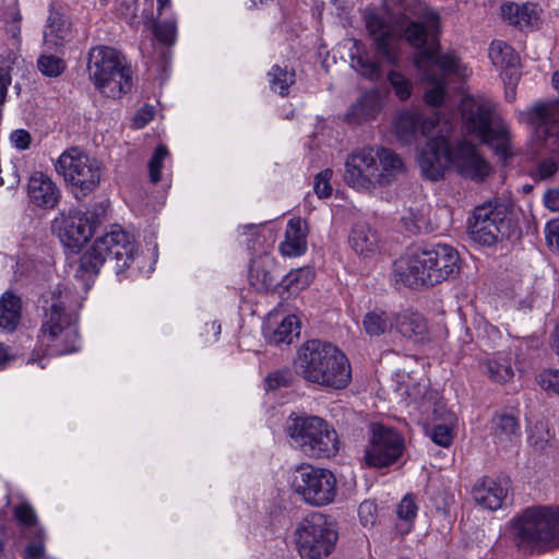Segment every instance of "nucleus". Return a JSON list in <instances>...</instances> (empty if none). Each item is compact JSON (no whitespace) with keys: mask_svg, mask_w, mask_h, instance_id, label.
<instances>
[{"mask_svg":"<svg viewBox=\"0 0 559 559\" xmlns=\"http://www.w3.org/2000/svg\"><path fill=\"white\" fill-rule=\"evenodd\" d=\"M307 248L306 226L299 218L288 221L285 238L280 245L284 257L294 258L305 253Z\"/></svg>","mask_w":559,"mask_h":559,"instance_id":"nucleus-27","label":"nucleus"},{"mask_svg":"<svg viewBox=\"0 0 559 559\" xmlns=\"http://www.w3.org/2000/svg\"><path fill=\"white\" fill-rule=\"evenodd\" d=\"M152 33L160 44L174 45L177 39V17L174 13L160 17L157 15L152 25Z\"/></svg>","mask_w":559,"mask_h":559,"instance_id":"nucleus-39","label":"nucleus"},{"mask_svg":"<svg viewBox=\"0 0 559 559\" xmlns=\"http://www.w3.org/2000/svg\"><path fill=\"white\" fill-rule=\"evenodd\" d=\"M71 38V24L60 13L51 12L44 32L45 45L49 48L63 46Z\"/></svg>","mask_w":559,"mask_h":559,"instance_id":"nucleus-29","label":"nucleus"},{"mask_svg":"<svg viewBox=\"0 0 559 559\" xmlns=\"http://www.w3.org/2000/svg\"><path fill=\"white\" fill-rule=\"evenodd\" d=\"M56 170L83 194L93 191L102 178L100 162L78 148L63 152L57 160Z\"/></svg>","mask_w":559,"mask_h":559,"instance_id":"nucleus-11","label":"nucleus"},{"mask_svg":"<svg viewBox=\"0 0 559 559\" xmlns=\"http://www.w3.org/2000/svg\"><path fill=\"white\" fill-rule=\"evenodd\" d=\"M154 114H155V109L153 106L144 105L143 107H141L136 111V114L133 118L134 128H136V129L144 128L150 121L153 120Z\"/></svg>","mask_w":559,"mask_h":559,"instance_id":"nucleus-54","label":"nucleus"},{"mask_svg":"<svg viewBox=\"0 0 559 559\" xmlns=\"http://www.w3.org/2000/svg\"><path fill=\"white\" fill-rule=\"evenodd\" d=\"M460 271L457 250L450 245L438 243L397 259L393 264V278L412 288L435 286L455 278Z\"/></svg>","mask_w":559,"mask_h":559,"instance_id":"nucleus-3","label":"nucleus"},{"mask_svg":"<svg viewBox=\"0 0 559 559\" xmlns=\"http://www.w3.org/2000/svg\"><path fill=\"white\" fill-rule=\"evenodd\" d=\"M308 272H309V270H302V269L292 271L287 275V278H288L289 283L292 284L293 282H298L300 280V277Z\"/></svg>","mask_w":559,"mask_h":559,"instance_id":"nucleus-63","label":"nucleus"},{"mask_svg":"<svg viewBox=\"0 0 559 559\" xmlns=\"http://www.w3.org/2000/svg\"><path fill=\"white\" fill-rule=\"evenodd\" d=\"M340 449V439L335 428L317 416V455L334 456Z\"/></svg>","mask_w":559,"mask_h":559,"instance_id":"nucleus-31","label":"nucleus"},{"mask_svg":"<svg viewBox=\"0 0 559 559\" xmlns=\"http://www.w3.org/2000/svg\"><path fill=\"white\" fill-rule=\"evenodd\" d=\"M87 69L96 88L107 97L118 98L132 86L131 69L112 48H93L90 51Z\"/></svg>","mask_w":559,"mask_h":559,"instance_id":"nucleus-7","label":"nucleus"},{"mask_svg":"<svg viewBox=\"0 0 559 559\" xmlns=\"http://www.w3.org/2000/svg\"><path fill=\"white\" fill-rule=\"evenodd\" d=\"M333 176V171L331 169H325L320 174H317V197L318 198H328L332 194L333 188L331 186V178Z\"/></svg>","mask_w":559,"mask_h":559,"instance_id":"nucleus-49","label":"nucleus"},{"mask_svg":"<svg viewBox=\"0 0 559 559\" xmlns=\"http://www.w3.org/2000/svg\"><path fill=\"white\" fill-rule=\"evenodd\" d=\"M83 297L73 288L59 285L46 300L45 321L40 329L39 341L48 355H66L78 350V312Z\"/></svg>","mask_w":559,"mask_h":559,"instance_id":"nucleus-2","label":"nucleus"},{"mask_svg":"<svg viewBox=\"0 0 559 559\" xmlns=\"http://www.w3.org/2000/svg\"><path fill=\"white\" fill-rule=\"evenodd\" d=\"M358 516L362 526H373L377 521V504L371 500H365L359 504Z\"/></svg>","mask_w":559,"mask_h":559,"instance_id":"nucleus-47","label":"nucleus"},{"mask_svg":"<svg viewBox=\"0 0 559 559\" xmlns=\"http://www.w3.org/2000/svg\"><path fill=\"white\" fill-rule=\"evenodd\" d=\"M365 21L372 37V55L365 51L352 56V67L371 81L381 79L385 67L400 66L397 36H402L418 49L414 56L415 67L423 80L432 85L425 93L426 103L439 107L445 95L447 76L462 74L460 60L454 53H438L439 13L415 0L404 5L403 12H399L390 23L376 12L367 13Z\"/></svg>","mask_w":559,"mask_h":559,"instance_id":"nucleus-1","label":"nucleus"},{"mask_svg":"<svg viewBox=\"0 0 559 559\" xmlns=\"http://www.w3.org/2000/svg\"><path fill=\"white\" fill-rule=\"evenodd\" d=\"M417 514V506L411 496H405L397 506V516L405 521H412Z\"/></svg>","mask_w":559,"mask_h":559,"instance_id":"nucleus-52","label":"nucleus"},{"mask_svg":"<svg viewBox=\"0 0 559 559\" xmlns=\"http://www.w3.org/2000/svg\"><path fill=\"white\" fill-rule=\"evenodd\" d=\"M248 280L257 292L270 293L274 290L278 281L275 259L269 251L254 254L249 264Z\"/></svg>","mask_w":559,"mask_h":559,"instance_id":"nucleus-18","label":"nucleus"},{"mask_svg":"<svg viewBox=\"0 0 559 559\" xmlns=\"http://www.w3.org/2000/svg\"><path fill=\"white\" fill-rule=\"evenodd\" d=\"M13 358L14 356L10 353L9 347L0 343V369L5 368Z\"/></svg>","mask_w":559,"mask_h":559,"instance_id":"nucleus-61","label":"nucleus"},{"mask_svg":"<svg viewBox=\"0 0 559 559\" xmlns=\"http://www.w3.org/2000/svg\"><path fill=\"white\" fill-rule=\"evenodd\" d=\"M263 224H248L240 227V233L243 236H250L251 238H248V241H255L260 236L262 230L264 229Z\"/></svg>","mask_w":559,"mask_h":559,"instance_id":"nucleus-59","label":"nucleus"},{"mask_svg":"<svg viewBox=\"0 0 559 559\" xmlns=\"http://www.w3.org/2000/svg\"><path fill=\"white\" fill-rule=\"evenodd\" d=\"M338 540V525L335 519L317 513V559L328 557Z\"/></svg>","mask_w":559,"mask_h":559,"instance_id":"nucleus-25","label":"nucleus"},{"mask_svg":"<svg viewBox=\"0 0 559 559\" xmlns=\"http://www.w3.org/2000/svg\"><path fill=\"white\" fill-rule=\"evenodd\" d=\"M554 87L559 91V71L552 75ZM527 122L534 128L538 139L557 156L542 159L536 167L539 179L552 177L559 169V102L555 104H536L526 111Z\"/></svg>","mask_w":559,"mask_h":559,"instance_id":"nucleus-8","label":"nucleus"},{"mask_svg":"<svg viewBox=\"0 0 559 559\" xmlns=\"http://www.w3.org/2000/svg\"><path fill=\"white\" fill-rule=\"evenodd\" d=\"M489 58L492 64L501 69V78L504 84L514 94V87L520 80V58L514 49L502 40H493L489 47ZM513 98V95H511Z\"/></svg>","mask_w":559,"mask_h":559,"instance_id":"nucleus-19","label":"nucleus"},{"mask_svg":"<svg viewBox=\"0 0 559 559\" xmlns=\"http://www.w3.org/2000/svg\"><path fill=\"white\" fill-rule=\"evenodd\" d=\"M539 383L543 389L550 390L559 395V369L540 374Z\"/></svg>","mask_w":559,"mask_h":559,"instance_id":"nucleus-55","label":"nucleus"},{"mask_svg":"<svg viewBox=\"0 0 559 559\" xmlns=\"http://www.w3.org/2000/svg\"><path fill=\"white\" fill-rule=\"evenodd\" d=\"M404 163L390 148L364 147L348 155L345 180L358 191H371L390 185L404 173Z\"/></svg>","mask_w":559,"mask_h":559,"instance_id":"nucleus-4","label":"nucleus"},{"mask_svg":"<svg viewBox=\"0 0 559 559\" xmlns=\"http://www.w3.org/2000/svg\"><path fill=\"white\" fill-rule=\"evenodd\" d=\"M394 318L382 309L368 311L362 319V328L366 334L371 337L380 336L390 331L393 326Z\"/></svg>","mask_w":559,"mask_h":559,"instance_id":"nucleus-38","label":"nucleus"},{"mask_svg":"<svg viewBox=\"0 0 559 559\" xmlns=\"http://www.w3.org/2000/svg\"><path fill=\"white\" fill-rule=\"evenodd\" d=\"M296 548L302 559H314V518L308 515L296 528Z\"/></svg>","mask_w":559,"mask_h":559,"instance_id":"nucleus-33","label":"nucleus"},{"mask_svg":"<svg viewBox=\"0 0 559 559\" xmlns=\"http://www.w3.org/2000/svg\"><path fill=\"white\" fill-rule=\"evenodd\" d=\"M300 333V320L295 314L281 316L277 309L269 312L263 323V335L273 345L290 344Z\"/></svg>","mask_w":559,"mask_h":559,"instance_id":"nucleus-17","label":"nucleus"},{"mask_svg":"<svg viewBox=\"0 0 559 559\" xmlns=\"http://www.w3.org/2000/svg\"><path fill=\"white\" fill-rule=\"evenodd\" d=\"M292 447L299 448L305 453L314 449V417L304 414H292L285 428Z\"/></svg>","mask_w":559,"mask_h":559,"instance_id":"nucleus-20","label":"nucleus"},{"mask_svg":"<svg viewBox=\"0 0 559 559\" xmlns=\"http://www.w3.org/2000/svg\"><path fill=\"white\" fill-rule=\"evenodd\" d=\"M545 237L551 250L559 253V219L548 222L545 228Z\"/></svg>","mask_w":559,"mask_h":559,"instance_id":"nucleus-53","label":"nucleus"},{"mask_svg":"<svg viewBox=\"0 0 559 559\" xmlns=\"http://www.w3.org/2000/svg\"><path fill=\"white\" fill-rule=\"evenodd\" d=\"M406 228L412 233H426L428 231V221L425 214L421 212L413 213L411 211L409 216L403 218Z\"/></svg>","mask_w":559,"mask_h":559,"instance_id":"nucleus-48","label":"nucleus"},{"mask_svg":"<svg viewBox=\"0 0 559 559\" xmlns=\"http://www.w3.org/2000/svg\"><path fill=\"white\" fill-rule=\"evenodd\" d=\"M37 64L39 71L47 76H58L63 72L66 68L64 62L61 58L51 55L41 56L38 59Z\"/></svg>","mask_w":559,"mask_h":559,"instance_id":"nucleus-45","label":"nucleus"},{"mask_svg":"<svg viewBox=\"0 0 559 559\" xmlns=\"http://www.w3.org/2000/svg\"><path fill=\"white\" fill-rule=\"evenodd\" d=\"M451 130V124L448 120H444L441 115L433 111L427 117L420 116L419 133L432 141L438 136L442 135L447 139L448 133Z\"/></svg>","mask_w":559,"mask_h":559,"instance_id":"nucleus-40","label":"nucleus"},{"mask_svg":"<svg viewBox=\"0 0 559 559\" xmlns=\"http://www.w3.org/2000/svg\"><path fill=\"white\" fill-rule=\"evenodd\" d=\"M290 373L286 370H278L270 373L265 379L267 390H276L282 386H287L290 383Z\"/></svg>","mask_w":559,"mask_h":559,"instance_id":"nucleus-51","label":"nucleus"},{"mask_svg":"<svg viewBox=\"0 0 559 559\" xmlns=\"http://www.w3.org/2000/svg\"><path fill=\"white\" fill-rule=\"evenodd\" d=\"M379 235L366 222H357L353 225L348 243L356 254L370 258L379 251Z\"/></svg>","mask_w":559,"mask_h":559,"instance_id":"nucleus-24","label":"nucleus"},{"mask_svg":"<svg viewBox=\"0 0 559 559\" xmlns=\"http://www.w3.org/2000/svg\"><path fill=\"white\" fill-rule=\"evenodd\" d=\"M503 20L515 26L531 25L537 19L534 5L531 3H515L512 1L501 5Z\"/></svg>","mask_w":559,"mask_h":559,"instance_id":"nucleus-34","label":"nucleus"},{"mask_svg":"<svg viewBox=\"0 0 559 559\" xmlns=\"http://www.w3.org/2000/svg\"><path fill=\"white\" fill-rule=\"evenodd\" d=\"M512 533L521 547L559 546V508L531 507L513 520Z\"/></svg>","mask_w":559,"mask_h":559,"instance_id":"nucleus-6","label":"nucleus"},{"mask_svg":"<svg viewBox=\"0 0 559 559\" xmlns=\"http://www.w3.org/2000/svg\"><path fill=\"white\" fill-rule=\"evenodd\" d=\"M394 325L396 331L416 343H424L429 338L428 323L418 312L403 310L394 316Z\"/></svg>","mask_w":559,"mask_h":559,"instance_id":"nucleus-23","label":"nucleus"},{"mask_svg":"<svg viewBox=\"0 0 559 559\" xmlns=\"http://www.w3.org/2000/svg\"><path fill=\"white\" fill-rule=\"evenodd\" d=\"M431 440L441 447H449L453 441V433L450 427L445 425H437L431 432Z\"/></svg>","mask_w":559,"mask_h":559,"instance_id":"nucleus-50","label":"nucleus"},{"mask_svg":"<svg viewBox=\"0 0 559 559\" xmlns=\"http://www.w3.org/2000/svg\"><path fill=\"white\" fill-rule=\"evenodd\" d=\"M468 231L475 242L487 247L510 238L515 231L511 205L500 199H493L476 206L468 224Z\"/></svg>","mask_w":559,"mask_h":559,"instance_id":"nucleus-9","label":"nucleus"},{"mask_svg":"<svg viewBox=\"0 0 559 559\" xmlns=\"http://www.w3.org/2000/svg\"><path fill=\"white\" fill-rule=\"evenodd\" d=\"M21 299L11 294L4 293L0 298V328L13 331L21 318Z\"/></svg>","mask_w":559,"mask_h":559,"instance_id":"nucleus-36","label":"nucleus"},{"mask_svg":"<svg viewBox=\"0 0 559 559\" xmlns=\"http://www.w3.org/2000/svg\"><path fill=\"white\" fill-rule=\"evenodd\" d=\"M418 165L425 178L438 181L443 178L449 165H452V146L440 135L427 141L418 156Z\"/></svg>","mask_w":559,"mask_h":559,"instance_id":"nucleus-16","label":"nucleus"},{"mask_svg":"<svg viewBox=\"0 0 559 559\" xmlns=\"http://www.w3.org/2000/svg\"><path fill=\"white\" fill-rule=\"evenodd\" d=\"M13 516L17 524L24 528L37 527L38 519L35 509L28 502H21L13 507Z\"/></svg>","mask_w":559,"mask_h":559,"instance_id":"nucleus-43","label":"nucleus"},{"mask_svg":"<svg viewBox=\"0 0 559 559\" xmlns=\"http://www.w3.org/2000/svg\"><path fill=\"white\" fill-rule=\"evenodd\" d=\"M483 369L489 379L497 383L509 382L514 376L511 360L503 354H497L493 357L485 359Z\"/></svg>","mask_w":559,"mask_h":559,"instance_id":"nucleus-35","label":"nucleus"},{"mask_svg":"<svg viewBox=\"0 0 559 559\" xmlns=\"http://www.w3.org/2000/svg\"><path fill=\"white\" fill-rule=\"evenodd\" d=\"M545 206L551 211H559V190H548L544 195Z\"/></svg>","mask_w":559,"mask_h":559,"instance_id":"nucleus-60","label":"nucleus"},{"mask_svg":"<svg viewBox=\"0 0 559 559\" xmlns=\"http://www.w3.org/2000/svg\"><path fill=\"white\" fill-rule=\"evenodd\" d=\"M370 438L365 450V463L374 468L389 467L396 463L405 450L402 435L380 424L370 426Z\"/></svg>","mask_w":559,"mask_h":559,"instance_id":"nucleus-12","label":"nucleus"},{"mask_svg":"<svg viewBox=\"0 0 559 559\" xmlns=\"http://www.w3.org/2000/svg\"><path fill=\"white\" fill-rule=\"evenodd\" d=\"M552 348L559 355V324L557 325L554 334H552Z\"/></svg>","mask_w":559,"mask_h":559,"instance_id":"nucleus-64","label":"nucleus"},{"mask_svg":"<svg viewBox=\"0 0 559 559\" xmlns=\"http://www.w3.org/2000/svg\"><path fill=\"white\" fill-rule=\"evenodd\" d=\"M490 430L495 442L502 447L515 442L521 436L518 418L506 413L492 417Z\"/></svg>","mask_w":559,"mask_h":559,"instance_id":"nucleus-28","label":"nucleus"},{"mask_svg":"<svg viewBox=\"0 0 559 559\" xmlns=\"http://www.w3.org/2000/svg\"><path fill=\"white\" fill-rule=\"evenodd\" d=\"M170 9V0H157V15H159V17L162 15H169L170 13H173Z\"/></svg>","mask_w":559,"mask_h":559,"instance_id":"nucleus-62","label":"nucleus"},{"mask_svg":"<svg viewBox=\"0 0 559 559\" xmlns=\"http://www.w3.org/2000/svg\"><path fill=\"white\" fill-rule=\"evenodd\" d=\"M292 487L307 503L314 504V467L299 465L294 472Z\"/></svg>","mask_w":559,"mask_h":559,"instance_id":"nucleus-32","label":"nucleus"},{"mask_svg":"<svg viewBox=\"0 0 559 559\" xmlns=\"http://www.w3.org/2000/svg\"><path fill=\"white\" fill-rule=\"evenodd\" d=\"M31 201L37 206L52 209L58 203L59 190L52 180L41 171L31 175L27 186Z\"/></svg>","mask_w":559,"mask_h":559,"instance_id":"nucleus-22","label":"nucleus"},{"mask_svg":"<svg viewBox=\"0 0 559 559\" xmlns=\"http://www.w3.org/2000/svg\"><path fill=\"white\" fill-rule=\"evenodd\" d=\"M472 493L478 506L495 511L502 507L508 496V488L500 480L483 477L474 485Z\"/></svg>","mask_w":559,"mask_h":559,"instance_id":"nucleus-21","label":"nucleus"},{"mask_svg":"<svg viewBox=\"0 0 559 559\" xmlns=\"http://www.w3.org/2000/svg\"><path fill=\"white\" fill-rule=\"evenodd\" d=\"M11 74L8 67L0 66V104L5 100L8 87L11 84Z\"/></svg>","mask_w":559,"mask_h":559,"instance_id":"nucleus-58","label":"nucleus"},{"mask_svg":"<svg viewBox=\"0 0 559 559\" xmlns=\"http://www.w3.org/2000/svg\"><path fill=\"white\" fill-rule=\"evenodd\" d=\"M382 107L381 94L377 90H371L350 107L347 114V120L350 123H361L376 118Z\"/></svg>","mask_w":559,"mask_h":559,"instance_id":"nucleus-26","label":"nucleus"},{"mask_svg":"<svg viewBox=\"0 0 559 559\" xmlns=\"http://www.w3.org/2000/svg\"><path fill=\"white\" fill-rule=\"evenodd\" d=\"M267 76L271 90L282 96L287 95L288 88L295 83V73L280 66H273Z\"/></svg>","mask_w":559,"mask_h":559,"instance_id":"nucleus-41","label":"nucleus"},{"mask_svg":"<svg viewBox=\"0 0 559 559\" xmlns=\"http://www.w3.org/2000/svg\"><path fill=\"white\" fill-rule=\"evenodd\" d=\"M452 166L461 177L476 182L485 181L492 171L491 165L467 141H460L452 146Z\"/></svg>","mask_w":559,"mask_h":559,"instance_id":"nucleus-15","label":"nucleus"},{"mask_svg":"<svg viewBox=\"0 0 559 559\" xmlns=\"http://www.w3.org/2000/svg\"><path fill=\"white\" fill-rule=\"evenodd\" d=\"M350 380L352 369L345 354L331 343H317V384L342 390Z\"/></svg>","mask_w":559,"mask_h":559,"instance_id":"nucleus-13","label":"nucleus"},{"mask_svg":"<svg viewBox=\"0 0 559 559\" xmlns=\"http://www.w3.org/2000/svg\"><path fill=\"white\" fill-rule=\"evenodd\" d=\"M10 140L14 147L26 150L31 144V134L26 130L19 129L11 133Z\"/></svg>","mask_w":559,"mask_h":559,"instance_id":"nucleus-56","label":"nucleus"},{"mask_svg":"<svg viewBox=\"0 0 559 559\" xmlns=\"http://www.w3.org/2000/svg\"><path fill=\"white\" fill-rule=\"evenodd\" d=\"M135 246L133 238L120 228H112L95 239L80 258L75 277L85 292L108 259L115 262L114 270L120 276L134 261Z\"/></svg>","mask_w":559,"mask_h":559,"instance_id":"nucleus-5","label":"nucleus"},{"mask_svg":"<svg viewBox=\"0 0 559 559\" xmlns=\"http://www.w3.org/2000/svg\"><path fill=\"white\" fill-rule=\"evenodd\" d=\"M7 176L0 174V186H5L9 189L15 188L20 182V177L13 165L7 167Z\"/></svg>","mask_w":559,"mask_h":559,"instance_id":"nucleus-57","label":"nucleus"},{"mask_svg":"<svg viewBox=\"0 0 559 559\" xmlns=\"http://www.w3.org/2000/svg\"><path fill=\"white\" fill-rule=\"evenodd\" d=\"M463 124L466 132L496 148L501 157L509 155L507 126L495 119L492 109L474 99H464L461 106Z\"/></svg>","mask_w":559,"mask_h":559,"instance_id":"nucleus-10","label":"nucleus"},{"mask_svg":"<svg viewBox=\"0 0 559 559\" xmlns=\"http://www.w3.org/2000/svg\"><path fill=\"white\" fill-rule=\"evenodd\" d=\"M169 152L165 145H158L150 159L148 171L150 179L153 183H157L160 180L159 171L163 168L165 159L168 157Z\"/></svg>","mask_w":559,"mask_h":559,"instance_id":"nucleus-46","label":"nucleus"},{"mask_svg":"<svg viewBox=\"0 0 559 559\" xmlns=\"http://www.w3.org/2000/svg\"><path fill=\"white\" fill-rule=\"evenodd\" d=\"M419 115L409 111L402 112L395 122L397 135L405 141L416 138L419 133Z\"/></svg>","mask_w":559,"mask_h":559,"instance_id":"nucleus-42","label":"nucleus"},{"mask_svg":"<svg viewBox=\"0 0 559 559\" xmlns=\"http://www.w3.org/2000/svg\"><path fill=\"white\" fill-rule=\"evenodd\" d=\"M52 234L71 252H78L94 233V219L82 211L59 214L51 223Z\"/></svg>","mask_w":559,"mask_h":559,"instance_id":"nucleus-14","label":"nucleus"},{"mask_svg":"<svg viewBox=\"0 0 559 559\" xmlns=\"http://www.w3.org/2000/svg\"><path fill=\"white\" fill-rule=\"evenodd\" d=\"M336 495L335 475L326 468H317V507L333 502Z\"/></svg>","mask_w":559,"mask_h":559,"instance_id":"nucleus-37","label":"nucleus"},{"mask_svg":"<svg viewBox=\"0 0 559 559\" xmlns=\"http://www.w3.org/2000/svg\"><path fill=\"white\" fill-rule=\"evenodd\" d=\"M388 80L400 99L404 100L411 96L413 84L402 73L392 70L388 73Z\"/></svg>","mask_w":559,"mask_h":559,"instance_id":"nucleus-44","label":"nucleus"},{"mask_svg":"<svg viewBox=\"0 0 559 559\" xmlns=\"http://www.w3.org/2000/svg\"><path fill=\"white\" fill-rule=\"evenodd\" d=\"M293 369L306 381L314 382V340H307L297 347Z\"/></svg>","mask_w":559,"mask_h":559,"instance_id":"nucleus-30","label":"nucleus"}]
</instances>
